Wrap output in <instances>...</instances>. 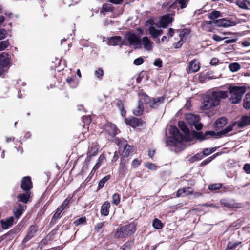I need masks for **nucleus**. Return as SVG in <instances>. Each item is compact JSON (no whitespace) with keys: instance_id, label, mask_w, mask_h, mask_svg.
Listing matches in <instances>:
<instances>
[{"instance_id":"f8f14e48","label":"nucleus","mask_w":250,"mask_h":250,"mask_svg":"<svg viewBox=\"0 0 250 250\" xmlns=\"http://www.w3.org/2000/svg\"><path fill=\"white\" fill-rule=\"evenodd\" d=\"M10 62V59L9 57L8 53L3 52L0 54V69L4 71L5 69L8 68V65Z\"/></svg>"},{"instance_id":"5fc2aeb1","label":"nucleus","mask_w":250,"mask_h":250,"mask_svg":"<svg viewBox=\"0 0 250 250\" xmlns=\"http://www.w3.org/2000/svg\"><path fill=\"white\" fill-rule=\"evenodd\" d=\"M10 43L8 40H5L0 42V51L4 50L9 46Z\"/></svg>"},{"instance_id":"aec40b11","label":"nucleus","mask_w":250,"mask_h":250,"mask_svg":"<svg viewBox=\"0 0 250 250\" xmlns=\"http://www.w3.org/2000/svg\"><path fill=\"white\" fill-rule=\"evenodd\" d=\"M172 17L169 15L163 16L160 21L161 27L166 28L169 24L172 23Z\"/></svg>"},{"instance_id":"f03ea898","label":"nucleus","mask_w":250,"mask_h":250,"mask_svg":"<svg viewBox=\"0 0 250 250\" xmlns=\"http://www.w3.org/2000/svg\"><path fill=\"white\" fill-rule=\"evenodd\" d=\"M137 229V224L134 222L118 227L114 234V238L121 240L133 234Z\"/></svg>"},{"instance_id":"7ed1b4c3","label":"nucleus","mask_w":250,"mask_h":250,"mask_svg":"<svg viewBox=\"0 0 250 250\" xmlns=\"http://www.w3.org/2000/svg\"><path fill=\"white\" fill-rule=\"evenodd\" d=\"M139 98L138 101L142 104H149V107L152 109L157 108L158 106V103H163L166 99L165 95L162 97L153 98L152 99L146 93L142 92L139 94Z\"/></svg>"},{"instance_id":"0eeeda50","label":"nucleus","mask_w":250,"mask_h":250,"mask_svg":"<svg viewBox=\"0 0 250 250\" xmlns=\"http://www.w3.org/2000/svg\"><path fill=\"white\" fill-rule=\"evenodd\" d=\"M125 40H127L130 45H140L141 39L140 36L131 31H127L125 35Z\"/></svg>"},{"instance_id":"e433bc0d","label":"nucleus","mask_w":250,"mask_h":250,"mask_svg":"<svg viewBox=\"0 0 250 250\" xmlns=\"http://www.w3.org/2000/svg\"><path fill=\"white\" fill-rule=\"evenodd\" d=\"M111 178V175L110 174L107 175L103 178H102L99 182L98 186V190L102 189L105 184V183L110 180Z\"/></svg>"},{"instance_id":"c03bdc74","label":"nucleus","mask_w":250,"mask_h":250,"mask_svg":"<svg viewBox=\"0 0 250 250\" xmlns=\"http://www.w3.org/2000/svg\"><path fill=\"white\" fill-rule=\"evenodd\" d=\"M87 224V219L85 216L82 217L74 222V224L76 226L84 225Z\"/></svg>"},{"instance_id":"f3484780","label":"nucleus","mask_w":250,"mask_h":250,"mask_svg":"<svg viewBox=\"0 0 250 250\" xmlns=\"http://www.w3.org/2000/svg\"><path fill=\"white\" fill-rule=\"evenodd\" d=\"M193 193V189L191 187H184L179 189L176 194L177 197H185Z\"/></svg>"},{"instance_id":"e2e57ef3","label":"nucleus","mask_w":250,"mask_h":250,"mask_svg":"<svg viewBox=\"0 0 250 250\" xmlns=\"http://www.w3.org/2000/svg\"><path fill=\"white\" fill-rule=\"evenodd\" d=\"M144 59L142 57H140L135 59L134 60V64L136 65H140L144 63Z\"/></svg>"},{"instance_id":"20e7f679","label":"nucleus","mask_w":250,"mask_h":250,"mask_svg":"<svg viewBox=\"0 0 250 250\" xmlns=\"http://www.w3.org/2000/svg\"><path fill=\"white\" fill-rule=\"evenodd\" d=\"M228 90L231 94L230 102L232 104H237L241 100L243 95L246 91L245 86H229Z\"/></svg>"},{"instance_id":"393cba45","label":"nucleus","mask_w":250,"mask_h":250,"mask_svg":"<svg viewBox=\"0 0 250 250\" xmlns=\"http://www.w3.org/2000/svg\"><path fill=\"white\" fill-rule=\"evenodd\" d=\"M189 136H191V138H189V141H191L192 139H195L198 140L200 141L205 140L204 133L202 132H197L195 130H192L190 133Z\"/></svg>"},{"instance_id":"473e14b6","label":"nucleus","mask_w":250,"mask_h":250,"mask_svg":"<svg viewBox=\"0 0 250 250\" xmlns=\"http://www.w3.org/2000/svg\"><path fill=\"white\" fill-rule=\"evenodd\" d=\"M142 42L144 47L146 49L148 50H152L153 42H152L147 37H144L142 38Z\"/></svg>"},{"instance_id":"6ab92c4d","label":"nucleus","mask_w":250,"mask_h":250,"mask_svg":"<svg viewBox=\"0 0 250 250\" xmlns=\"http://www.w3.org/2000/svg\"><path fill=\"white\" fill-rule=\"evenodd\" d=\"M115 142L118 146L119 153H121L123 150L127 147V146H130V145H128L127 140L123 138H116Z\"/></svg>"},{"instance_id":"8fccbe9b","label":"nucleus","mask_w":250,"mask_h":250,"mask_svg":"<svg viewBox=\"0 0 250 250\" xmlns=\"http://www.w3.org/2000/svg\"><path fill=\"white\" fill-rule=\"evenodd\" d=\"M149 33L152 36L154 39L159 37L158 30L154 26H151L148 29Z\"/></svg>"},{"instance_id":"c85d7f7f","label":"nucleus","mask_w":250,"mask_h":250,"mask_svg":"<svg viewBox=\"0 0 250 250\" xmlns=\"http://www.w3.org/2000/svg\"><path fill=\"white\" fill-rule=\"evenodd\" d=\"M14 218L13 217H11L9 218L4 221L3 219L1 220L0 223L1 227L3 229H8L9 227L12 226L13 224Z\"/></svg>"},{"instance_id":"052dcab7","label":"nucleus","mask_w":250,"mask_h":250,"mask_svg":"<svg viewBox=\"0 0 250 250\" xmlns=\"http://www.w3.org/2000/svg\"><path fill=\"white\" fill-rule=\"evenodd\" d=\"M154 65L157 66L159 68H161L163 66L162 60L160 58L156 59L153 62Z\"/></svg>"},{"instance_id":"f257e3e1","label":"nucleus","mask_w":250,"mask_h":250,"mask_svg":"<svg viewBox=\"0 0 250 250\" xmlns=\"http://www.w3.org/2000/svg\"><path fill=\"white\" fill-rule=\"evenodd\" d=\"M228 97L227 91L221 90L213 91L204 97L202 109L208 110L220 104L221 99Z\"/></svg>"},{"instance_id":"bf43d9fd","label":"nucleus","mask_w":250,"mask_h":250,"mask_svg":"<svg viewBox=\"0 0 250 250\" xmlns=\"http://www.w3.org/2000/svg\"><path fill=\"white\" fill-rule=\"evenodd\" d=\"M142 161L137 159H134L131 164L132 167L134 168L138 167L141 164Z\"/></svg>"},{"instance_id":"6e6d98bb","label":"nucleus","mask_w":250,"mask_h":250,"mask_svg":"<svg viewBox=\"0 0 250 250\" xmlns=\"http://www.w3.org/2000/svg\"><path fill=\"white\" fill-rule=\"evenodd\" d=\"M146 167L148 169L151 170H155L157 168L159 167V166H156L155 164L152 163H147L146 164Z\"/></svg>"},{"instance_id":"cd10ccee","label":"nucleus","mask_w":250,"mask_h":250,"mask_svg":"<svg viewBox=\"0 0 250 250\" xmlns=\"http://www.w3.org/2000/svg\"><path fill=\"white\" fill-rule=\"evenodd\" d=\"M66 81L67 83L72 88H76L79 83V82L77 80L76 75H73L70 77H68Z\"/></svg>"},{"instance_id":"603ef678","label":"nucleus","mask_w":250,"mask_h":250,"mask_svg":"<svg viewBox=\"0 0 250 250\" xmlns=\"http://www.w3.org/2000/svg\"><path fill=\"white\" fill-rule=\"evenodd\" d=\"M104 74V72L102 68H99L97 70L95 71L94 75L99 80H101Z\"/></svg>"},{"instance_id":"a19ab883","label":"nucleus","mask_w":250,"mask_h":250,"mask_svg":"<svg viewBox=\"0 0 250 250\" xmlns=\"http://www.w3.org/2000/svg\"><path fill=\"white\" fill-rule=\"evenodd\" d=\"M243 107L246 109H250V92L247 93L243 101Z\"/></svg>"},{"instance_id":"0e129e2a","label":"nucleus","mask_w":250,"mask_h":250,"mask_svg":"<svg viewBox=\"0 0 250 250\" xmlns=\"http://www.w3.org/2000/svg\"><path fill=\"white\" fill-rule=\"evenodd\" d=\"M213 73L211 71H208L205 75V77L208 80L215 79V76L213 75Z\"/></svg>"},{"instance_id":"3c124183","label":"nucleus","mask_w":250,"mask_h":250,"mask_svg":"<svg viewBox=\"0 0 250 250\" xmlns=\"http://www.w3.org/2000/svg\"><path fill=\"white\" fill-rule=\"evenodd\" d=\"M229 68L231 72H236L240 69V65L237 62L232 63L229 65Z\"/></svg>"},{"instance_id":"b1692460","label":"nucleus","mask_w":250,"mask_h":250,"mask_svg":"<svg viewBox=\"0 0 250 250\" xmlns=\"http://www.w3.org/2000/svg\"><path fill=\"white\" fill-rule=\"evenodd\" d=\"M62 211L63 210L59 207L57 208L50 222L51 226L54 225L56 223L57 220L62 216Z\"/></svg>"},{"instance_id":"a878e982","label":"nucleus","mask_w":250,"mask_h":250,"mask_svg":"<svg viewBox=\"0 0 250 250\" xmlns=\"http://www.w3.org/2000/svg\"><path fill=\"white\" fill-rule=\"evenodd\" d=\"M249 125H250V115L243 116L238 124V126L240 128H242Z\"/></svg>"},{"instance_id":"a18cd8bd","label":"nucleus","mask_w":250,"mask_h":250,"mask_svg":"<svg viewBox=\"0 0 250 250\" xmlns=\"http://www.w3.org/2000/svg\"><path fill=\"white\" fill-rule=\"evenodd\" d=\"M164 226V224L162 223L161 220L157 218H155L153 220V227L157 229H162Z\"/></svg>"},{"instance_id":"4468645a","label":"nucleus","mask_w":250,"mask_h":250,"mask_svg":"<svg viewBox=\"0 0 250 250\" xmlns=\"http://www.w3.org/2000/svg\"><path fill=\"white\" fill-rule=\"evenodd\" d=\"M235 24L236 23L234 21L227 20L226 18H222L215 20V26L218 27L226 28L234 26Z\"/></svg>"},{"instance_id":"c756f323","label":"nucleus","mask_w":250,"mask_h":250,"mask_svg":"<svg viewBox=\"0 0 250 250\" xmlns=\"http://www.w3.org/2000/svg\"><path fill=\"white\" fill-rule=\"evenodd\" d=\"M99 149V146L97 142L93 143L91 146L89 147L87 153L91 155L96 156Z\"/></svg>"},{"instance_id":"7c9ffc66","label":"nucleus","mask_w":250,"mask_h":250,"mask_svg":"<svg viewBox=\"0 0 250 250\" xmlns=\"http://www.w3.org/2000/svg\"><path fill=\"white\" fill-rule=\"evenodd\" d=\"M178 125L181 130L187 136H189L190 133L189 128L183 121H179Z\"/></svg>"},{"instance_id":"79ce46f5","label":"nucleus","mask_w":250,"mask_h":250,"mask_svg":"<svg viewBox=\"0 0 250 250\" xmlns=\"http://www.w3.org/2000/svg\"><path fill=\"white\" fill-rule=\"evenodd\" d=\"M190 30L188 28H184L179 34L180 39L181 40L185 41L187 37L190 34Z\"/></svg>"},{"instance_id":"864d4df0","label":"nucleus","mask_w":250,"mask_h":250,"mask_svg":"<svg viewBox=\"0 0 250 250\" xmlns=\"http://www.w3.org/2000/svg\"><path fill=\"white\" fill-rule=\"evenodd\" d=\"M176 1L180 5L181 9H184L187 6L189 0H176Z\"/></svg>"},{"instance_id":"5701e85b","label":"nucleus","mask_w":250,"mask_h":250,"mask_svg":"<svg viewBox=\"0 0 250 250\" xmlns=\"http://www.w3.org/2000/svg\"><path fill=\"white\" fill-rule=\"evenodd\" d=\"M110 204L109 201H105L101 206L100 213L101 215L107 216L109 213V210L110 208Z\"/></svg>"},{"instance_id":"de8ad7c7","label":"nucleus","mask_w":250,"mask_h":250,"mask_svg":"<svg viewBox=\"0 0 250 250\" xmlns=\"http://www.w3.org/2000/svg\"><path fill=\"white\" fill-rule=\"evenodd\" d=\"M221 16L220 11L214 10L210 12L208 15V18L212 20H217L216 19Z\"/></svg>"},{"instance_id":"6e6552de","label":"nucleus","mask_w":250,"mask_h":250,"mask_svg":"<svg viewBox=\"0 0 250 250\" xmlns=\"http://www.w3.org/2000/svg\"><path fill=\"white\" fill-rule=\"evenodd\" d=\"M125 124L131 126L133 128H136L139 126H143L146 125V122L142 119L138 118L135 117H131V118H125Z\"/></svg>"},{"instance_id":"f704fd0d","label":"nucleus","mask_w":250,"mask_h":250,"mask_svg":"<svg viewBox=\"0 0 250 250\" xmlns=\"http://www.w3.org/2000/svg\"><path fill=\"white\" fill-rule=\"evenodd\" d=\"M144 110V105L142 104V103L141 104L138 102V105L136 108L133 110V113L136 116H140L143 114Z\"/></svg>"},{"instance_id":"09e8293b","label":"nucleus","mask_w":250,"mask_h":250,"mask_svg":"<svg viewBox=\"0 0 250 250\" xmlns=\"http://www.w3.org/2000/svg\"><path fill=\"white\" fill-rule=\"evenodd\" d=\"M204 157L202 155L201 152H199L196 154H195L194 156L190 157V158L189 160V161L190 163H193L197 161H199L203 159Z\"/></svg>"},{"instance_id":"4d7b16f0","label":"nucleus","mask_w":250,"mask_h":250,"mask_svg":"<svg viewBox=\"0 0 250 250\" xmlns=\"http://www.w3.org/2000/svg\"><path fill=\"white\" fill-rule=\"evenodd\" d=\"M224 38H225L224 43L225 44H229V43H230L235 42L237 40L236 38L228 37H225Z\"/></svg>"},{"instance_id":"2eb2a0df","label":"nucleus","mask_w":250,"mask_h":250,"mask_svg":"<svg viewBox=\"0 0 250 250\" xmlns=\"http://www.w3.org/2000/svg\"><path fill=\"white\" fill-rule=\"evenodd\" d=\"M126 157L121 156L120 163L119 164V171L120 175L125 176L127 170V164L128 163V159Z\"/></svg>"},{"instance_id":"bb28decb","label":"nucleus","mask_w":250,"mask_h":250,"mask_svg":"<svg viewBox=\"0 0 250 250\" xmlns=\"http://www.w3.org/2000/svg\"><path fill=\"white\" fill-rule=\"evenodd\" d=\"M74 196V194H69L67 197L63 201L62 204L59 207L63 210L67 209L70 207L69 203Z\"/></svg>"},{"instance_id":"37998d69","label":"nucleus","mask_w":250,"mask_h":250,"mask_svg":"<svg viewBox=\"0 0 250 250\" xmlns=\"http://www.w3.org/2000/svg\"><path fill=\"white\" fill-rule=\"evenodd\" d=\"M112 11L113 7L108 4L105 3L103 5L102 7L100 10V13L105 15L106 12H111Z\"/></svg>"},{"instance_id":"a211bd4d","label":"nucleus","mask_w":250,"mask_h":250,"mask_svg":"<svg viewBox=\"0 0 250 250\" xmlns=\"http://www.w3.org/2000/svg\"><path fill=\"white\" fill-rule=\"evenodd\" d=\"M228 120L226 117H221L217 119L214 123L213 128L216 130H219L223 128L227 123Z\"/></svg>"},{"instance_id":"9b49d317","label":"nucleus","mask_w":250,"mask_h":250,"mask_svg":"<svg viewBox=\"0 0 250 250\" xmlns=\"http://www.w3.org/2000/svg\"><path fill=\"white\" fill-rule=\"evenodd\" d=\"M33 188V183L30 176H25L22 178L20 188L23 191H30Z\"/></svg>"},{"instance_id":"4be33fe9","label":"nucleus","mask_w":250,"mask_h":250,"mask_svg":"<svg viewBox=\"0 0 250 250\" xmlns=\"http://www.w3.org/2000/svg\"><path fill=\"white\" fill-rule=\"evenodd\" d=\"M24 191L25 192L23 193L19 194L17 196V199L18 201L27 204L30 198L31 192V191Z\"/></svg>"},{"instance_id":"72a5a7b5","label":"nucleus","mask_w":250,"mask_h":250,"mask_svg":"<svg viewBox=\"0 0 250 250\" xmlns=\"http://www.w3.org/2000/svg\"><path fill=\"white\" fill-rule=\"evenodd\" d=\"M116 105L120 110L121 114L122 116H125L126 112L125 109L124 104L120 99L116 100Z\"/></svg>"},{"instance_id":"1a4fd4ad","label":"nucleus","mask_w":250,"mask_h":250,"mask_svg":"<svg viewBox=\"0 0 250 250\" xmlns=\"http://www.w3.org/2000/svg\"><path fill=\"white\" fill-rule=\"evenodd\" d=\"M104 131L108 134V135L112 137H114L118 134L119 130L118 129L115 125L110 122H108L104 125Z\"/></svg>"},{"instance_id":"69168bd1","label":"nucleus","mask_w":250,"mask_h":250,"mask_svg":"<svg viewBox=\"0 0 250 250\" xmlns=\"http://www.w3.org/2000/svg\"><path fill=\"white\" fill-rule=\"evenodd\" d=\"M184 42V41L180 39V40L177 42H175L173 44L174 47L176 49L180 48L183 45Z\"/></svg>"},{"instance_id":"39448f33","label":"nucleus","mask_w":250,"mask_h":250,"mask_svg":"<svg viewBox=\"0 0 250 250\" xmlns=\"http://www.w3.org/2000/svg\"><path fill=\"white\" fill-rule=\"evenodd\" d=\"M38 230L39 226L37 224L31 225L28 228L26 235L21 242L24 248L26 247V244L36 235Z\"/></svg>"},{"instance_id":"338daca9","label":"nucleus","mask_w":250,"mask_h":250,"mask_svg":"<svg viewBox=\"0 0 250 250\" xmlns=\"http://www.w3.org/2000/svg\"><path fill=\"white\" fill-rule=\"evenodd\" d=\"M201 153L203 157H204L205 156H207L211 154L210 149L208 148H205L201 152Z\"/></svg>"},{"instance_id":"ea45409f","label":"nucleus","mask_w":250,"mask_h":250,"mask_svg":"<svg viewBox=\"0 0 250 250\" xmlns=\"http://www.w3.org/2000/svg\"><path fill=\"white\" fill-rule=\"evenodd\" d=\"M133 151V146L131 145L127 146V147L125 148V149L123 150L121 153V155L124 157H128L130 154L132 153Z\"/></svg>"},{"instance_id":"4c0bfd02","label":"nucleus","mask_w":250,"mask_h":250,"mask_svg":"<svg viewBox=\"0 0 250 250\" xmlns=\"http://www.w3.org/2000/svg\"><path fill=\"white\" fill-rule=\"evenodd\" d=\"M241 243V241H237L234 243L229 241L225 250H234Z\"/></svg>"},{"instance_id":"dca6fc26","label":"nucleus","mask_w":250,"mask_h":250,"mask_svg":"<svg viewBox=\"0 0 250 250\" xmlns=\"http://www.w3.org/2000/svg\"><path fill=\"white\" fill-rule=\"evenodd\" d=\"M200 63L196 59L191 60L189 63L187 69L188 73H194L198 71L200 69Z\"/></svg>"},{"instance_id":"13d9d810","label":"nucleus","mask_w":250,"mask_h":250,"mask_svg":"<svg viewBox=\"0 0 250 250\" xmlns=\"http://www.w3.org/2000/svg\"><path fill=\"white\" fill-rule=\"evenodd\" d=\"M236 4L241 8L243 9H248V7L245 2L240 0H237L236 2Z\"/></svg>"},{"instance_id":"680f3d73","label":"nucleus","mask_w":250,"mask_h":250,"mask_svg":"<svg viewBox=\"0 0 250 250\" xmlns=\"http://www.w3.org/2000/svg\"><path fill=\"white\" fill-rule=\"evenodd\" d=\"M105 222H100L97 223L94 227V230L95 231L98 232L100 231V230L103 227Z\"/></svg>"},{"instance_id":"2f4dec72","label":"nucleus","mask_w":250,"mask_h":250,"mask_svg":"<svg viewBox=\"0 0 250 250\" xmlns=\"http://www.w3.org/2000/svg\"><path fill=\"white\" fill-rule=\"evenodd\" d=\"M26 208V206L19 204L18 208L14 210V215L16 218H19Z\"/></svg>"},{"instance_id":"774afa93","label":"nucleus","mask_w":250,"mask_h":250,"mask_svg":"<svg viewBox=\"0 0 250 250\" xmlns=\"http://www.w3.org/2000/svg\"><path fill=\"white\" fill-rule=\"evenodd\" d=\"M243 170L247 174L250 173V164L246 163L244 165Z\"/></svg>"},{"instance_id":"49530a36","label":"nucleus","mask_w":250,"mask_h":250,"mask_svg":"<svg viewBox=\"0 0 250 250\" xmlns=\"http://www.w3.org/2000/svg\"><path fill=\"white\" fill-rule=\"evenodd\" d=\"M112 204L118 206L120 203V195L117 193L113 194L112 196Z\"/></svg>"},{"instance_id":"ddd939ff","label":"nucleus","mask_w":250,"mask_h":250,"mask_svg":"<svg viewBox=\"0 0 250 250\" xmlns=\"http://www.w3.org/2000/svg\"><path fill=\"white\" fill-rule=\"evenodd\" d=\"M220 203L221 206L228 208H234L240 207V204L236 203L234 199L223 198L220 200Z\"/></svg>"},{"instance_id":"412c9836","label":"nucleus","mask_w":250,"mask_h":250,"mask_svg":"<svg viewBox=\"0 0 250 250\" xmlns=\"http://www.w3.org/2000/svg\"><path fill=\"white\" fill-rule=\"evenodd\" d=\"M119 43L122 45H127L125 41H122V37L121 36H114L108 39V43L111 45L115 46L118 45Z\"/></svg>"},{"instance_id":"58836bf2","label":"nucleus","mask_w":250,"mask_h":250,"mask_svg":"<svg viewBox=\"0 0 250 250\" xmlns=\"http://www.w3.org/2000/svg\"><path fill=\"white\" fill-rule=\"evenodd\" d=\"M222 188V183H214L209 185L208 189L212 192L219 190Z\"/></svg>"},{"instance_id":"c9c22d12","label":"nucleus","mask_w":250,"mask_h":250,"mask_svg":"<svg viewBox=\"0 0 250 250\" xmlns=\"http://www.w3.org/2000/svg\"><path fill=\"white\" fill-rule=\"evenodd\" d=\"M223 152H219L214 154L213 155L210 157H208L205 160L202 162L201 163V166H205L210 163L211 161H212L214 158H215L217 156L221 155Z\"/></svg>"},{"instance_id":"9d476101","label":"nucleus","mask_w":250,"mask_h":250,"mask_svg":"<svg viewBox=\"0 0 250 250\" xmlns=\"http://www.w3.org/2000/svg\"><path fill=\"white\" fill-rule=\"evenodd\" d=\"M170 134L173 136L172 139L169 140L173 142V140L178 143H181L184 139L185 136L181 133L178 129L175 126H171L170 130Z\"/></svg>"},{"instance_id":"423d86ee","label":"nucleus","mask_w":250,"mask_h":250,"mask_svg":"<svg viewBox=\"0 0 250 250\" xmlns=\"http://www.w3.org/2000/svg\"><path fill=\"white\" fill-rule=\"evenodd\" d=\"M233 129L232 125H229L226 127L224 129L220 131L215 132L214 131H207L204 133L205 140L209 139L211 138L221 137L223 135L226 134L228 132L232 131Z\"/></svg>"}]
</instances>
